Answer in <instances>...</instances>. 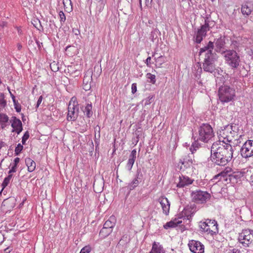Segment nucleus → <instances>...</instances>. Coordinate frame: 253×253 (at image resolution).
I'll use <instances>...</instances> for the list:
<instances>
[{
	"label": "nucleus",
	"instance_id": "nucleus-1",
	"mask_svg": "<svg viewBox=\"0 0 253 253\" xmlns=\"http://www.w3.org/2000/svg\"><path fill=\"white\" fill-rule=\"evenodd\" d=\"M211 159L214 164L226 166L233 157V149L232 146L224 141L214 142L211 147Z\"/></svg>",
	"mask_w": 253,
	"mask_h": 253
},
{
	"label": "nucleus",
	"instance_id": "nucleus-2",
	"mask_svg": "<svg viewBox=\"0 0 253 253\" xmlns=\"http://www.w3.org/2000/svg\"><path fill=\"white\" fill-rule=\"evenodd\" d=\"M214 136V133L211 126L203 123L198 127L197 131L193 133L192 138L204 143H208Z\"/></svg>",
	"mask_w": 253,
	"mask_h": 253
},
{
	"label": "nucleus",
	"instance_id": "nucleus-3",
	"mask_svg": "<svg viewBox=\"0 0 253 253\" xmlns=\"http://www.w3.org/2000/svg\"><path fill=\"white\" fill-rule=\"evenodd\" d=\"M218 95L219 99L221 102L227 103L234 99L236 95L235 90L223 83L218 88Z\"/></svg>",
	"mask_w": 253,
	"mask_h": 253
},
{
	"label": "nucleus",
	"instance_id": "nucleus-4",
	"mask_svg": "<svg viewBox=\"0 0 253 253\" xmlns=\"http://www.w3.org/2000/svg\"><path fill=\"white\" fill-rule=\"evenodd\" d=\"M225 62L233 70L237 69L240 66L241 58L239 54L233 49H228L222 55Z\"/></svg>",
	"mask_w": 253,
	"mask_h": 253
},
{
	"label": "nucleus",
	"instance_id": "nucleus-5",
	"mask_svg": "<svg viewBox=\"0 0 253 253\" xmlns=\"http://www.w3.org/2000/svg\"><path fill=\"white\" fill-rule=\"evenodd\" d=\"M218 56L217 54H210L205 56L203 62L202 68L205 72L212 73L216 70Z\"/></svg>",
	"mask_w": 253,
	"mask_h": 253
},
{
	"label": "nucleus",
	"instance_id": "nucleus-6",
	"mask_svg": "<svg viewBox=\"0 0 253 253\" xmlns=\"http://www.w3.org/2000/svg\"><path fill=\"white\" fill-rule=\"evenodd\" d=\"M199 225L201 231L208 234L213 235L218 232V224L215 220L208 219L204 222H201Z\"/></svg>",
	"mask_w": 253,
	"mask_h": 253
},
{
	"label": "nucleus",
	"instance_id": "nucleus-7",
	"mask_svg": "<svg viewBox=\"0 0 253 253\" xmlns=\"http://www.w3.org/2000/svg\"><path fill=\"white\" fill-rule=\"evenodd\" d=\"M215 24V22L206 20V23H204L200 28L198 29L196 35V42L198 43H201L203 38L207 36V32L214 27Z\"/></svg>",
	"mask_w": 253,
	"mask_h": 253
},
{
	"label": "nucleus",
	"instance_id": "nucleus-8",
	"mask_svg": "<svg viewBox=\"0 0 253 253\" xmlns=\"http://www.w3.org/2000/svg\"><path fill=\"white\" fill-rule=\"evenodd\" d=\"M239 241L244 247L253 246V230H243L239 234Z\"/></svg>",
	"mask_w": 253,
	"mask_h": 253
},
{
	"label": "nucleus",
	"instance_id": "nucleus-9",
	"mask_svg": "<svg viewBox=\"0 0 253 253\" xmlns=\"http://www.w3.org/2000/svg\"><path fill=\"white\" fill-rule=\"evenodd\" d=\"M192 201L197 204H203L211 198V194L206 191L197 190L191 194Z\"/></svg>",
	"mask_w": 253,
	"mask_h": 253
},
{
	"label": "nucleus",
	"instance_id": "nucleus-10",
	"mask_svg": "<svg viewBox=\"0 0 253 253\" xmlns=\"http://www.w3.org/2000/svg\"><path fill=\"white\" fill-rule=\"evenodd\" d=\"M241 156L245 159H248L253 156V140H248L240 149Z\"/></svg>",
	"mask_w": 253,
	"mask_h": 253
},
{
	"label": "nucleus",
	"instance_id": "nucleus-11",
	"mask_svg": "<svg viewBox=\"0 0 253 253\" xmlns=\"http://www.w3.org/2000/svg\"><path fill=\"white\" fill-rule=\"evenodd\" d=\"M188 247L193 253H204L205 246L200 241L191 240L188 244Z\"/></svg>",
	"mask_w": 253,
	"mask_h": 253
},
{
	"label": "nucleus",
	"instance_id": "nucleus-12",
	"mask_svg": "<svg viewBox=\"0 0 253 253\" xmlns=\"http://www.w3.org/2000/svg\"><path fill=\"white\" fill-rule=\"evenodd\" d=\"M68 112L67 116V119L68 121H74L76 120L78 116V108L75 104L70 102L68 105Z\"/></svg>",
	"mask_w": 253,
	"mask_h": 253
},
{
	"label": "nucleus",
	"instance_id": "nucleus-13",
	"mask_svg": "<svg viewBox=\"0 0 253 253\" xmlns=\"http://www.w3.org/2000/svg\"><path fill=\"white\" fill-rule=\"evenodd\" d=\"M215 50L216 52L223 55L225 51L228 49L225 48V40L224 37L220 36L219 38L215 40Z\"/></svg>",
	"mask_w": 253,
	"mask_h": 253
},
{
	"label": "nucleus",
	"instance_id": "nucleus-14",
	"mask_svg": "<svg viewBox=\"0 0 253 253\" xmlns=\"http://www.w3.org/2000/svg\"><path fill=\"white\" fill-rule=\"evenodd\" d=\"M213 47L214 42L210 41L206 45L200 48L199 54L200 55H204V57L208 56L210 54H216L213 52Z\"/></svg>",
	"mask_w": 253,
	"mask_h": 253
},
{
	"label": "nucleus",
	"instance_id": "nucleus-15",
	"mask_svg": "<svg viewBox=\"0 0 253 253\" xmlns=\"http://www.w3.org/2000/svg\"><path fill=\"white\" fill-rule=\"evenodd\" d=\"M193 165V161L191 159H189L188 157H185L180 159L178 164V167L180 169L184 171L190 168Z\"/></svg>",
	"mask_w": 253,
	"mask_h": 253
},
{
	"label": "nucleus",
	"instance_id": "nucleus-16",
	"mask_svg": "<svg viewBox=\"0 0 253 253\" xmlns=\"http://www.w3.org/2000/svg\"><path fill=\"white\" fill-rule=\"evenodd\" d=\"M194 180L188 176L181 174L179 176V181L177 183L176 187L178 188H183L191 184Z\"/></svg>",
	"mask_w": 253,
	"mask_h": 253
},
{
	"label": "nucleus",
	"instance_id": "nucleus-17",
	"mask_svg": "<svg viewBox=\"0 0 253 253\" xmlns=\"http://www.w3.org/2000/svg\"><path fill=\"white\" fill-rule=\"evenodd\" d=\"M11 126L13 128L12 132L15 131L19 134L22 130V124L21 121L16 117H12L10 120Z\"/></svg>",
	"mask_w": 253,
	"mask_h": 253
},
{
	"label": "nucleus",
	"instance_id": "nucleus-18",
	"mask_svg": "<svg viewBox=\"0 0 253 253\" xmlns=\"http://www.w3.org/2000/svg\"><path fill=\"white\" fill-rule=\"evenodd\" d=\"M161 207L163 211V213L166 215H168L169 212L170 202L168 199L164 197H161L159 199Z\"/></svg>",
	"mask_w": 253,
	"mask_h": 253
},
{
	"label": "nucleus",
	"instance_id": "nucleus-19",
	"mask_svg": "<svg viewBox=\"0 0 253 253\" xmlns=\"http://www.w3.org/2000/svg\"><path fill=\"white\" fill-rule=\"evenodd\" d=\"M149 253H165V251L159 243L154 242L152 244V249Z\"/></svg>",
	"mask_w": 253,
	"mask_h": 253
},
{
	"label": "nucleus",
	"instance_id": "nucleus-20",
	"mask_svg": "<svg viewBox=\"0 0 253 253\" xmlns=\"http://www.w3.org/2000/svg\"><path fill=\"white\" fill-rule=\"evenodd\" d=\"M192 209L189 208L184 209L179 214L178 218H183L184 219L190 220L193 216V212H191Z\"/></svg>",
	"mask_w": 253,
	"mask_h": 253
},
{
	"label": "nucleus",
	"instance_id": "nucleus-21",
	"mask_svg": "<svg viewBox=\"0 0 253 253\" xmlns=\"http://www.w3.org/2000/svg\"><path fill=\"white\" fill-rule=\"evenodd\" d=\"M25 164L28 168L29 172H33L36 169V163L30 158H26L25 160Z\"/></svg>",
	"mask_w": 253,
	"mask_h": 253
},
{
	"label": "nucleus",
	"instance_id": "nucleus-22",
	"mask_svg": "<svg viewBox=\"0 0 253 253\" xmlns=\"http://www.w3.org/2000/svg\"><path fill=\"white\" fill-rule=\"evenodd\" d=\"M92 70H88L85 73L83 84H91L92 80Z\"/></svg>",
	"mask_w": 253,
	"mask_h": 253
},
{
	"label": "nucleus",
	"instance_id": "nucleus-23",
	"mask_svg": "<svg viewBox=\"0 0 253 253\" xmlns=\"http://www.w3.org/2000/svg\"><path fill=\"white\" fill-rule=\"evenodd\" d=\"M140 170H137V174L136 175L135 178L131 181V183H130L128 187L130 190H132L133 189H134L135 187L138 186L139 184V181L138 179L139 178V176L140 174Z\"/></svg>",
	"mask_w": 253,
	"mask_h": 253
},
{
	"label": "nucleus",
	"instance_id": "nucleus-24",
	"mask_svg": "<svg viewBox=\"0 0 253 253\" xmlns=\"http://www.w3.org/2000/svg\"><path fill=\"white\" fill-rule=\"evenodd\" d=\"M244 171H234L231 173V174H229V177H230V179L232 180L235 179L236 180L240 179L242 177L244 176L245 174Z\"/></svg>",
	"mask_w": 253,
	"mask_h": 253
},
{
	"label": "nucleus",
	"instance_id": "nucleus-25",
	"mask_svg": "<svg viewBox=\"0 0 253 253\" xmlns=\"http://www.w3.org/2000/svg\"><path fill=\"white\" fill-rule=\"evenodd\" d=\"M92 104L91 103H87L84 109L83 110L84 114L88 118H90L92 115Z\"/></svg>",
	"mask_w": 253,
	"mask_h": 253
},
{
	"label": "nucleus",
	"instance_id": "nucleus-26",
	"mask_svg": "<svg viewBox=\"0 0 253 253\" xmlns=\"http://www.w3.org/2000/svg\"><path fill=\"white\" fill-rule=\"evenodd\" d=\"M101 71L102 70L100 65L96 64L94 67L93 71L92 70V76H93L94 77L97 78L100 75Z\"/></svg>",
	"mask_w": 253,
	"mask_h": 253
},
{
	"label": "nucleus",
	"instance_id": "nucleus-27",
	"mask_svg": "<svg viewBox=\"0 0 253 253\" xmlns=\"http://www.w3.org/2000/svg\"><path fill=\"white\" fill-rule=\"evenodd\" d=\"M181 223H182L181 220H178L176 222L170 221L165 224L164 225V228L166 229H168L170 228H173L176 227L177 225L180 224Z\"/></svg>",
	"mask_w": 253,
	"mask_h": 253
},
{
	"label": "nucleus",
	"instance_id": "nucleus-28",
	"mask_svg": "<svg viewBox=\"0 0 253 253\" xmlns=\"http://www.w3.org/2000/svg\"><path fill=\"white\" fill-rule=\"evenodd\" d=\"M63 3L65 11L69 12L72 10V5L71 0H63Z\"/></svg>",
	"mask_w": 253,
	"mask_h": 253
},
{
	"label": "nucleus",
	"instance_id": "nucleus-29",
	"mask_svg": "<svg viewBox=\"0 0 253 253\" xmlns=\"http://www.w3.org/2000/svg\"><path fill=\"white\" fill-rule=\"evenodd\" d=\"M111 234V229L102 228L99 233V236L101 238H105Z\"/></svg>",
	"mask_w": 253,
	"mask_h": 253
},
{
	"label": "nucleus",
	"instance_id": "nucleus-30",
	"mask_svg": "<svg viewBox=\"0 0 253 253\" xmlns=\"http://www.w3.org/2000/svg\"><path fill=\"white\" fill-rule=\"evenodd\" d=\"M193 140L194 142L192 143V146L190 148V150L192 154H193L201 146L200 144L199 143L200 140H197L195 139Z\"/></svg>",
	"mask_w": 253,
	"mask_h": 253
},
{
	"label": "nucleus",
	"instance_id": "nucleus-31",
	"mask_svg": "<svg viewBox=\"0 0 253 253\" xmlns=\"http://www.w3.org/2000/svg\"><path fill=\"white\" fill-rule=\"evenodd\" d=\"M241 12L243 15H249L251 13L252 9L251 7H249L248 5L245 3L242 6Z\"/></svg>",
	"mask_w": 253,
	"mask_h": 253
},
{
	"label": "nucleus",
	"instance_id": "nucleus-32",
	"mask_svg": "<svg viewBox=\"0 0 253 253\" xmlns=\"http://www.w3.org/2000/svg\"><path fill=\"white\" fill-rule=\"evenodd\" d=\"M194 68H197V72L194 74L195 79L199 80L201 77V74L202 72L203 68L201 67V65L200 64V63H198V64L194 66Z\"/></svg>",
	"mask_w": 253,
	"mask_h": 253
},
{
	"label": "nucleus",
	"instance_id": "nucleus-33",
	"mask_svg": "<svg viewBox=\"0 0 253 253\" xmlns=\"http://www.w3.org/2000/svg\"><path fill=\"white\" fill-rule=\"evenodd\" d=\"M194 68H197V72L194 74L195 79L199 80L201 77V74L202 72L203 68L201 67V65L200 64V63H198V64L194 66Z\"/></svg>",
	"mask_w": 253,
	"mask_h": 253
},
{
	"label": "nucleus",
	"instance_id": "nucleus-34",
	"mask_svg": "<svg viewBox=\"0 0 253 253\" xmlns=\"http://www.w3.org/2000/svg\"><path fill=\"white\" fill-rule=\"evenodd\" d=\"M229 174H231V169L229 167H226L224 170L222 171L216 176L217 177L219 176H221L225 177L226 175L229 176Z\"/></svg>",
	"mask_w": 253,
	"mask_h": 253
},
{
	"label": "nucleus",
	"instance_id": "nucleus-35",
	"mask_svg": "<svg viewBox=\"0 0 253 253\" xmlns=\"http://www.w3.org/2000/svg\"><path fill=\"white\" fill-rule=\"evenodd\" d=\"M155 61L156 63V65L159 67H160L165 62V58L163 56H160L157 58H155Z\"/></svg>",
	"mask_w": 253,
	"mask_h": 253
},
{
	"label": "nucleus",
	"instance_id": "nucleus-36",
	"mask_svg": "<svg viewBox=\"0 0 253 253\" xmlns=\"http://www.w3.org/2000/svg\"><path fill=\"white\" fill-rule=\"evenodd\" d=\"M10 95L12 99L13 102L14 103V105L15 106V109L16 111L17 112H20L21 111V106L20 105H19L18 103H17V102L16 101L14 95L13 94H12L11 93H10Z\"/></svg>",
	"mask_w": 253,
	"mask_h": 253
},
{
	"label": "nucleus",
	"instance_id": "nucleus-37",
	"mask_svg": "<svg viewBox=\"0 0 253 253\" xmlns=\"http://www.w3.org/2000/svg\"><path fill=\"white\" fill-rule=\"evenodd\" d=\"M135 161V159L129 157V159L126 164V168L128 170H131Z\"/></svg>",
	"mask_w": 253,
	"mask_h": 253
},
{
	"label": "nucleus",
	"instance_id": "nucleus-38",
	"mask_svg": "<svg viewBox=\"0 0 253 253\" xmlns=\"http://www.w3.org/2000/svg\"><path fill=\"white\" fill-rule=\"evenodd\" d=\"M12 177V174H9L8 176L6 177L2 183V188H4L9 183L10 180Z\"/></svg>",
	"mask_w": 253,
	"mask_h": 253
},
{
	"label": "nucleus",
	"instance_id": "nucleus-39",
	"mask_svg": "<svg viewBox=\"0 0 253 253\" xmlns=\"http://www.w3.org/2000/svg\"><path fill=\"white\" fill-rule=\"evenodd\" d=\"M146 78L150 80L149 82L154 84L156 83V76L155 75L152 74L150 73H147L146 75Z\"/></svg>",
	"mask_w": 253,
	"mask_h": 253
},
{
	"label": "nucleus",
	"instance_id": "nucleus-40",
	"mask_svg": "<svg viewBox=\"0 0 253 253\" xmlns=\"http://www.w3.org/2000/svg\"><path fill=\"white\" fill-rule=\"evenodd\" d=\"M23 149V146L21 144L19 143L15 149V155H19Z\"/></svg>",
	"mask_w": 253,
	"mask_h": 253
},
{
	"label": "nucleus",
	"instance_id": "nucleus-41",
	"mask_svg": "<svg viewBox=\"0 0 253 253\" xmlns=\"http://www.w3.org/2000/svg\"><path fill=\"white\" fill-rule=\"evenodd\" d=\"M8 121V117L4 114H0V122L7 123Z\"/></svg>",
	"mask_w": 253,
	"mask_h": 253
},
{
	"label": "nucleus",
	"instance_id": "nucleus-42",
	"mask_svg": "<svg viewBox=\"0 0 253 253\" xmlns=\"http://www.w3.org/2000/svg\"><path fill=\"white\" fill-rule=\"evenodd\" d=\"M91 251V247L89 246H86L82 249L80 253H89Z\"/></svg>",
	"mask_w": 253,
	"mask_h": 253
},
{
	"label": "nucleus",
	"instance_id": "nucleus-43",
	"mask_svg": "<svg viewBox=\"0 0 253 253\" xmlns=\"http://www.w3.org/2000/svg\"><path fill=\"white\" fill-rule=\"evenodd\" d=\"M29 133L28 131H26L24 134V135L22 137V142L23 144H25L26 140L29 138Z\"/></svg>",
	"mask_w": 253,
	"mask_h": 253
},
{
	"label": "nucleus",
	"instance_id": "nucleus-44",
	"mask_svg": "<svg viewBox=\"0 0 253 253\" xmlns=\"http://www.w3.org/2000/svg\"><path fill=\"white\" fill-rule=\"evenodd\" d=\"M59 16L61 23L64 22L66 20V16L63 11H60L59 13Z\"/></svg>",
	"mask_w": 253,
	"mask_h": 253
},
{
	"label": "nucleus",
	"instance_id": "nucleus-45",
	"mask_svg": "<svg viewBox=\"0 0 253 253\" xmlns=\"http://www.w3.org/2000/svg\"><path fill=\"white\" fill-rule=\"evenodd\" d=\"M5 104L6 101L4 99V95L2 93H0V105L4 106Z\"/></svg>",
	"mask_w": 253,
	"mask_h": 253
},
{
	"label": "nucleus",
	"instance_id": "nucleus-46",
	"mask_svg": "<svg viewBox=\"0 0 253 253\" xmlns=\"http://www.w3.org/2000/svg\"><path fill=\"white\" fill-rule=\"evenodd\" d=\"M137 91V85L136 83H133L131 85V92L134 94Z\"/></svg>",
	"mask_w": 253,
	"mask_h": 253
},
{
	"label": "nucleus",
	"instance_id": "nucleus-47",
	"mask_svg": "<svg viewBox=\"0 0 253 253\" xmlns=\"http://www.w3.org/2000/svg\"><path fill=\"white\" fill-rule=\"evenodd\" d=\"M111 225V221L108 219L106 222H105L104 224V226L103 228H110L111 229V226L110 225Z\"/></svg>",
	"mask_w": 253,
	"mask_h": 253
},
{
	"label": "nucleus",
	"instance_id": "nucleus-48",
	"mask_svg": "<svg viewBox=\"0 0 253 253\" xmlns=\"http://www.w3.org/2000/svg\"><path fill=\"white\" fill-rule=\"evenodd\" d=\"M83 87L85 91H88L91 88V84H83Z\"/></svg>",
	"mask_w": 253,
	"mask_h": 253
},
{
	"label": "nucleus",
	"instance_id": "nucleus-49",
	"mask_svg": "<svg viewBox=\"0 0 253 253\" xmlns=\"http://www.w3.org/2000/svg\"><path fill=\"white\" fill-rule=\"evenodd\" d=\"M17 166H16V165H14L12 167L11 169L9 170V172H8L9 174H10L11 173H13V172H16V169H17Z\"/></svg>",
	"mask_w": 253,
	"mask_h": 253
},
{
	"label": "nucleus",
	"instance_id": "nucleus-50",
	"mask_svg": "<svg viewBox=\"0 0 253 253\" xmlns=\"http://www.w3.org/2000/svg\"><path fill=\"white\" fill-rule=\"evenodd\" d=\"M136 150L135 149H133V150H132L129 157L136 159Z\"/></svg>",
	"mask_w": 253,
	"mask_h": 253
},
{
	"label": "nucleus",
	"instance_id": "nucleus-51",
	"mask_svg": "<svg viewBox=\"0 0 253 253\" xmlns=\"http://www.w3.org/2000/svg\"><path fill=\"white\" fill-rule=\"evenodd\" d=\"M151 60V57L150 56L148 57L146 60L145 63L146 64V65L148 67L150 66Z\"/></svg>",
	"mask_w": 253,
	"mask_h": 253
},
{
	"label": "nucleus",
	"instance_id": "nucleus-52",
	"mask_svg": "<svg viewBox=\"0 0 253 253\" xmlns=\"http://www.w3.org/2000/svg\"><path fill=\"white\" fill-rule=\"evenodd\" d=\"M153 98V96H149L146 100L145 105H148L151 103V100Z\"/></svg>",
	"mask_w": 253,
	"mask_h": 253
},
{
	"label": "nucleus",
	"instance_id": "nucleus-53",
	"mask_svg": "<svg viewBox=\"0 0 253 253\" xmlns=\"http://www.w3.org/2000/svg\"><path fill=\"white\" fill-rule=\"evenodd\" d=\"M210 17H211L210 15H209V14L206 15L205 17H204L205 23H206V21L208 20L210 22H214L213 20L210 19Z\"/></svg>",
	"mask_w": 253,
	"mask_h": 253
},
{
	"label": "nucleus",
	"instance_id": "nucleus-54",
	"mask_svg": "<svg viewBox=\"0 0 253 253\" xmlns=\"http://www.w3.org/2000/svg\"><path fill=\"white\" fill-rule=\"evenodd\" d=\"M42 99V96H40L39 97L38 100L37 101V107H38L39 106V105L41 104Z\"/></svg>",
	"mask_w": 253,
	"mask_h": 253
},
{
	"label": "nucleus",
	"instance_id": "nucleus-55",
	"mask_svg": "<svg viewBox=\"0 0 253 253\" xmlns=\"http://www.w3.org/2000/svg\"><path fill=\"white\" fill-rule=\"evenodd\" d=\"M19 161H20V159L19 158H18V157L15 158L14 160V165L17 166V165L19 163Z\"/></svg>",
	"mask_w": 253,
	"mask_h": 253
},
{
	"label": "nucleus",
	"instance_id": "nucleus-56",
	"mask_svg": "<svg viewBox=\"0 0 253 253\" xmlns=\"http://www.w3.org/2000/svg\"><path fill=\"white\" fill-rule=\"evenodd\" d=\"M153 0H145V4L146 6H148L151 5Z\"/></svg>",
	"mask_w": 253,
	"mask_h": 253
},
{
	"label": "nucleus",
	"instance_id": "nucleus-57",
	"mask_svg": "<svg viewBox=\"0 0 253 253\" xmlns=\"http://www.w3.org/2000/svg\"><path fill=\"white\" fill-rule=\"evenodd\" d=\"M219 80L220 81H223L224 82V78L223 77H221L220 78H218L217 80L216 81V83H217V82H218V80Z\"/></svg>",
	"mask_w": 253,
	"mask_h": 253
},
{
	"label": "nucleus",
	"instance_id": "nucleus-58",
	"mask_svg": "<svg viewBox=\"0 0 253 253\" xmlns=\"http://www.w3.org/2000/svg\"><path fill=\"white\" fill-rule=\"evenodd\" d=\"M232 129V126H226V128H225V130H230V129Z\"/></svg>",
	"mask_w": 253,
	"mask_h": 253
},
{
	"label": "nucleus",
	"instance_id": "nucleus-59",
	"mask_svg": "<svg viewBox=\"0 0 253 253\" xmlns=\"http://www.w3.org/2000/svg\"><path fill=\"white\" fill-rule=\"evenodd\" d=\"M73 32L75 33L76 35H78V34L80 33L79 31L77 29H76L75 31L73 30Z\"/></svg>",
	"mask_w": 253,
	"mask_h": 253
},
{
	"label": "nucleus",
	"instance_id": "nucleus-60",
	"mask_svg": "<svg viewBox=\"0 0 253 253\" xmlns=\"http://www.w3.org/2000/svg\"><path fill=\"white\" fill-rule=\"evenodd\" d=\"M36 43L37 44V45L38 46L39 48H41V44H42V42H40L39 41H37Z\"/></svg>",
	"mask_w": 253,
	"mask_h": 253
},
{
	"label": "nucleus",
	"instance_id": "nucleus-61",
	"mask_svg": "<svg viewBox=\"0 0 253 253\" xmlns=\"http://www.w3.org/2000/svg\"><path fill=\"white\" fill-rule=\"evenodd\" d=\"M17 48H18V50H20L22 48V45L19 43L17 44Z\"/></svg>",
	"mask_w": 253,
	"mask_h": 253
},
{
	"label": "nucleus",
	"instance_id": "nucleus-62",
	"mask_svg": "<svg viewBox=\"0 0 253 253\" xmlns=\"http://www.w3.org/2000/svg\"><path fill=\"white\" fill-rule=\"evenodd\" d=\"M93 188H94V190L95 192H99V191H96L95 189V183H94L93 184Z\"/></svg>",
	"mask_w": 253,
	"mask_h": 253
},
{
	"label": "nucleus",
	"instance_id": "nucleus-63",
	"mask_svg": "<svg viewBox=\"0 0 253 253\" xmlns=\"http://www.w3.org/2000/svg\"><path fill=\"white\" fill-rule=\"evenodd\" d=\"M197 83H198L199 84H202V82H201V81H197Z\"/></svg>",
	"mask_w": 253,
	"mask_h": 253
},
{
	"label": "nucleus",
	"instance_id": "nucleus-64",
	"mask_svg": "<svg viewBox=\"0 0 253 253\" xmlns=\"http://www.w3.org/2000/svg\"><path fill=\"white\" fill-rule=\"evenodd\" d=\"M251 178L253 179L252 180V182H253V174L251 176Z\"/></svg>",
	"mask_w": 253,
	"mask_h": 253
}]
</instances>
